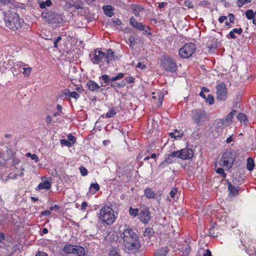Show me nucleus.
Listing matches in <instances>:
<instances>
[{"mask_svg":"<svg viewBox=\"0 0 256 256\" xmlns=\"http://www.w3.org/2000/svg\"><path fill=\"white\" fill-rule=\"evenodd\" d=\"M4 20L8 28L14 31L18 30L20 34H26L31 30L29 25L24 23L16 12H9L4 16Z\"/></svg>","mask_w":256,"mask_h":256,"instance_id":"f257e3e1","label":"nucleus"},{"mask_svg":"<svg viewBox=\"0 0 256 256\" xmlns=\"http://www.w3.org/2000/svg\"><path fill=\"white\" fill-rule=\"evenodd\" d=\"M120 236L122 238L124 244L128 250H137L140 248L138 236L130 226H125V228Z\"/></svg>","mask_w":256,"mask_h":256,"instance_id":"f03ea898","label":"nucleus"},{"mask_svg":"<svg viewBox=\"0 0 256 256\" xmlns=\"http://www.w3.org/2000/svg\"><path fill=\"white\" fill-rule=\"evenodd\" d=\"M118 214V212H114L111 206L105 204L100 208L98 218L102 224L111 225L116 221Z\"/></svg>","mask_w":256,"mask_h":256,"instance_id":"7ed1b4c3","label":"nucleus"},{"mask_svg":"<svg viewBox=\"0 0 256 256\" xmlns=\"http://www.w3.org/2000/svg\"><path fill=\"white\" fill-rule=\"evenodd\" d=\"M42 16L49 24H58L64 21L62 16L58 13L54 12L46 9L42 13Z\"/></svg>","mask_w":256,"mask_h":256,"instance_id":"20e7f679","label":"nucleus"},{"mask_svg":"<svg viewBox=\"0 0 256 256\" xmlns=\"http://www.w3.org/2000/svg\"><path fill=\"white\" fill-rule=\"evenodd\" d=\"M161 66L165 71L172 73L176 72L178 67L176 62L170 56L163 58Z\"/></svg>","mask_w":256,"mask_h":256,"instance_id":"39448f33","label":"nucleus"},{"mask_svg":"<svg viewBox=\"0 0 256 256\" xmlns=\"http://www.w3.org/2000/svg\"><path fill=\"white\" fill-rule=\"evenodd\" d=\"M195 44L192 42L186 43L179 50V54L184 58H188L190 57L196 51Z\"/></svg>","mask_w":256,"mask_h":256,"instance_id":"423d86ee","label":"nucleus"},{"mask_svg":"<svg viewBox=\"0 0 256 256\" xmlns=\"http://www.w3.org/2000/svg\"><path fill=\"white\" fill-rule=\"evenodd\" d=\"M124 77V74L122 72L118 74L116 76L110 77L108 75L104 74L100 76V80L102 79V82L100 83L101 86L105 87L110 86L111 87L114 81L122 79Z\"/></svg>","mask_w":256,"mask_h":256,"instance_id":"0eeeda50","label":"nucleus"},{"mask_svg":"<svg viewBox=\"0 0 256 256\" xmlns=\"http://www.w3.org/2000/svg\"><path fill=\"white\" fill-rule=\"evenodd\" d=\"M216 100L225 101L228 96V88L226 84L223 82L218 84L216 86Z\"/></svg>","mask_w":256,"mask_h":256,"instance_id":"6e6552de","label":"nucleus"},{"mask_svg":"<svg viewBox=\"0 0 256 256\" xmlns=\"http://www.w3.org/2000/svg\"><path fill=\"white\" fill-rule=\"evenodd\" d=\"M206 118V114L204 110L196 109L192 111V119L194 122L200 126Z\"/></svg>","mask_w":256,"mask_h":256,"instance_id":"1a4fd4ad","label":"nucleus"},{"mask_svg":"<svg viewBox=\"0 0 256 256\" xmlns=\"http://www.w3.org/2000/svg\"><path fill=\"white\" fill-rule=\"evenodd\" d=\"M138 217L142 223L148 224L151 220L150 212L148 208L145 206H140Z\"/></svg>","mask_w":256,"mask_h":256,"instance_id":"9d476101","label":"nucleus"},{"mask_svg":"<svg viewBox=\"0 0 256 256\" xmlns=\"http://www.w3.org/2000/svg\"><path fill=\"white\" fill-rule=\"evenodd\" d=\"M236 158V152L230 149L227 150L222 156L223 160H228V163L229 164L228 168H231Z\"/></svg>","mask_w":256,"mask_h":256,"instance_id":"9b49d317","label":"nucleus"},{"mask_svg":"<svg viewBox=\"0 0 256 256\" xmlns=\"http://www.w3.org/2000/svg\"><path fill=\"white\" fill-rule=\"evenodd\" d=\"M106 54L101 50H94V54H90V58L94 64H98L102 62Z\"/></svg>","mask_w":256,"mask_h":256,"instance_id":"f8f14e48","label":"nucleus"},{"mask_svg":"<svg viewBox=\"0 0 256 256\" xmlns=\"http://www.w3.org/2000/svg\"><path fill=\"white\" fill-rule=\"evenodd\" d=\"M100 86L98 85L95 81L93 80H88L86 82V87L88 90L90 92H102V88H100Z\"/></svg>","mask_w":256,"mask_h":256,"instance_id":"ddd939ff","label":"nucleus"},{"mask_svg":"<svg viewBox=\"0 0 256 256\" xmlns=\"http://www.w3.org/2000/svg\"><path fill=\"white\" fill-rule=\"evenodd\" d=\"M180 159L190 160L194 156V152L191 148H184L179 150Z\"/></svg>","mask_w":256,"mask_h":256,"instance_id":"4468645a","label":"nucleus"},{"mask_svg":"<svg viewBox=\"0 0 256 256\" xmlns=\"http://www.w3.org/2000/svg\"><path fill=\"white\" fill-rule=\"evenodd\" d=\"M26 64L22 62H17L14 64L12 67L11 68L12 72L14 75H18L20 73L22 72Z\"/></svg>","mask_w":256,"mask_h":256,"instance_id":"2eb2a0df","label":"nucleus"},{"mask_svg":"<svg viewBox=\"0 0 256 256\" xmlns=\"http://www.w3.org/2000/svg\"><path fill=\"white\" fill-rule=\"evenodd\" d=\"M130 24L134 28H136L140 30H144L145 26L140 22H138L133 16L130 20Z\"/></svg>","mask_w":256,"mask_h":256,"instance_id":"dca6fc26","label":"nucleus"},{"mask_svg":"<svg viewBox=\"0 0 256 256\" xmlns=\"http://www.w3.org/2000/svg\"><path fill=\"white\" fill-rule=\"evenodd\" d=\"M106 52L107 53L106 54L104 58H106L107 64H109L111 61L118 59V56H116L114 52L111 48H108Z\"/></svg>","mask_w":256,"mask_h":256,"instance_id":"f3484780","label":"nucleus"},{"mask_svg":"<svg viewBox=\"0 0 256 256\" xmlns=\"http://www.w3.org/2000/svg\"><path fill=\"white\" fill-rule=\"evenodd\" d=\"M228 184V196L230 197L238 195V192L237 188L233 186L230 182H229L228 180H226Z\"/></svg>","mask_w":256,"mask_h":256,"instance_id":"a211bd4d","label":"nucleus"},{"mask_svg":"<svg viewBox=\"0 0 256 256\" xmlns=\"http://www.w3.org/2000/svg\"><path fill=\"white\" fill-rule=\"evenodd\" d=\"M144 196L148 199H154L156 194L151 188H147L144 190Z\"/></svg>","mask_w":256,"mask_h":256,"instance_id":"6ab92c4d","label":"nucleus"},{"mask_svg":"<svg viewBox=\"0 0 256 256\" xmlns=\"http://www.w3.org/2000/svg\"><path fill=\"white\" fill-rule=\"evenodd\" d=\"M211 42L212 43L208 46L207 47L208 48V51L210 53H214L219 44L217 40L215 38H212Z\"/></svg>","mask_w":256,"mask_h":256,"instance_id":"aec40b11","label":"nucleus"},{"mask_svg":"<svg viewBox=\"0 0 256 256\" xmlns=\"http://www.w3.org/2000/svg\"><path fill=\"white\" fill-rule=\"evenodd\" d=\"M74 254L77 256H84L86 254L85 250L83 247L80 246L75 245V248L74 250Z\"/></svg>","mask_w":256,"mask_h":256,"instance_id":"412c9836","label":"nucleus"},{"mask_svg":"<svg viewBox=\"0 0 256 256\" xmlns=\"http://www.w3.org/2000/svg\"><path fill=\"white\" fill-rule=\"evenodd\" d=\"M51 183L48 180L40 182L36 190H49L51 188Z\"/></svg>","mask_w":256,"mask_h":256,"instance_id":"4be33fe9","label":"nucleus"},{"mask_svg":"<svg viewBox=\"0 0 256 256\" xmlns=\"http://www.w3.org/2000/svg\"><path fill=\"white\" fill-rule=\"evenodd\" d=\"M102 9L104 14L109 17H112L114 14L113 12L114 10L112 6L104 5Z\"/></svg>","mask_w":256,"mask_h":256,"instance_id":"5701e85b","label":"nucleus"},{"mask_svg":"<svg viewBox=\"0 0 256 256\" xmlns=\"http://www.w3.org/2000/svg\"><path fill=\"white\" fill-rule=\"evenodd\" d=\"M169 252V249L167 246H164L158 249L155 253L154 256H166Z\"/></svg>","mask_w":256,"mask_h":256,"instance_id":"b1692460","label":"nucleus"},{"mask_svg":"<svg viewBox=\"0 0 256 256\" xmlns=\"http://www.w3.org/2000/svg\"><path fill=\"white\" fill-rule=\"evenodd\" d=\"M132 11L136 16H140V12L144 10V8L138 4H132L130 6Z\"/></svg>","mask_w":256,"mask_h":256,"instance_id":"393cba45","label":"nucleus"},{"mask_svg":"<svg viewBox=\"0 0 256 256\" xmlns=\"http://www.w3.org/2000/svg\"><path fill=\"white\" fill-rule=\"evenodd\" d=\"M75 248V245L66 244L62 248V251L66 254H72Z\"/></svg>","mask_w":256,"mask_h":256,"instance_id":"a878e982","label":"nucleus"},{"mask_svg":"<svg viewBox=\"0 0 256 256\" xmlns=\"http://www.w3.org/2000/svg\"><path fill=\"white\" fill-rule=\"evenodd\" d=\"M100 190V186L98 183H92L89 187L90 194H94Z\"/></svg>","mask_w":256,"mask_h":256,"instance_id":"bb28decb","label":"nucleus"},{"mask_svg":"<svg viewBox=\"0 0 256 256\" xmlns=\"http://www.w3.org/2000/svg\"><path fill=\"white\" fill-rule=\"evenodd\" d=\"M191 250V248L190 246L187 245L185 246H182L181 248L180 252H182L181 256H188Z\"/></svg>","mask_w":256,"mask_h":256,"instance_id":"cd10ccee","label":"nucleus"},{"mask_svg":"<svg viewBox=\"0 0 256 256\" xmlns=\"http://www.w3.org/2000/svg\"><path fill=\"white\" fill-rule=\"evenodd\" d=\"M254 160L252 158L249 157L247 159L246 168L249 171H252L254 169Z\"/></svg>","mask_w":256,"mask_h":256,"instance_id":"c85d7f7f","label":"nucleus"},{"mask_svg":"<svg viewBox=\"0 0 256 256\" xmlns=\"http://www.w3.org/2000/svg\"><path fill=\"white\" fill-rule=\"evenodd\" d=\"M51 0H46L39 2L40 8L42 9H46V7H50L52 5Z\"/></svg>","mask_w":256,"mask_h":256,"instance_id":"c756f323","label":"nucleus"},{"mask_svg":"<svg viewBox=\"0 0 256 256\" xmlns=\"http://www.w3.org/2000/svg\"><path fill=\"white\" fill-rule=\"evenodd\" d=\"M126 85V82H125L124 80H122L120 82H116V81H114L112 84L111 88H120L124 87Z\"/></svg>","mask_w":256,"mask_h":256,"instance_id":"7c9ffc66","label":"nucleus"},{"mask_svg":"<svg viewBox=\"0 0 256 256\" xmlns=\"http://www.w3.org/2000/svg\"><path fill=\"white\" fill-rule=\"evenodd\" d=\"M154 230L152 228H148L144 232V236H148V238L150 239L152 236H154Z\"/></svg>","mask_w":256,"mask_h":256,"instance_id":"2f4dec72","label":"nucleus"},{"mask_svg":"<svg viewBox=\"0 0 256 256\" xmlns=\"http://www.w3.org/2000/svg\"><path fill=\"white\" fill-rule=\"evenodd\" d=\"M120 254V249L116 247H112L109 252V256H118Z\"/></svg>","mask_w":256,"mask_h":256,"instance_id":"473e14b6","label":"nucleus"},{"mask_svg":"<svg viewBox=\"0 0 256 256\" xmlns=\"http://www.w3.org/2000/svg\"><path fill=\"white\" fill-rule=\"evenodd\" d=\"M128 212L130 216L136 217L138 216L140 208H134L130 206L129 208Z\"/></svg>","mask_w":256,"mask_h":256,"instance_id":"72a5a7b5","label":"nucleus"},{"mask_svg":"<svg viewBox=\"0 0 256 256\" xmlns=\"http://www.w3.org/2000/svg\"><path fill=\"white\" fill-rule=\"evenodd\" d=\"M237 117L240 122L246 124V122H248L247 116L244 113L240 112Z\"/></svg>","mask_w":256,"mask_h":256,"instance_id":"f704fd0d","label":"nucleus"},{"mask_svg":"<svg viewBox=\"0 0 256 256\" xmlns=\"http://www.w3.org/2000/svg\"><path fill=\"white\" fill-rule=\"evenodd\" d=\"M116 114V112L114 108H112L106 114V118H113Z\"/></svg>","mask_w":256,"mask_h":256,"instance_id":"c9c22d12","label":"nucleus"},{"mask_svg":"<svg viewBox=\"0 0 256 256\" xmlns=\"http://www.w3.org/2000/svg\"><path fill=\"white\" fill-rule=\"evenodd\" d=\"M69 89H65L58 94V97L62 99H65L67 96H68Z\"/></svg>","mask_w":256,"mask_h":256,"instance_id":"e433bc0d","label":"nucleus"},{"mask_svg":"<svg viewBox=\"0 0 256 256\" xmlns=\"http://www.w3.org/2000/svg\"><path fill=\"white\" fill-rule=\"evenodd\" d=\"M32 68L28 64H26V66L24 67L22 73L24 76H28L31 73Z\"/></svg>","mask_w":256,"mask_h":256,"instance_id":"4c0bfd02","label":"nucleus"},{"mask_svg":"<svg viewBox=\"0 0 256 256\" xmlns=\"http://www.w3.org/2000/svg\"><path fill=\"white\" fill-rule=\"evenodd\" d=\"M246 16L248 19L252 20L254 17V13L252 10H248L246 12Z\"/></svg>","mask_w":256,"mask_h":256,"instance_id":"58836bf2","label":"nucleus"},{"mask_svg":"<svg viewBox=\"0 0 256 256\" xmlns=\"http://www.w3.org/2000/svg\"><path fill=\"white\" fill-rule=\"evenodd\" d=\"M60 143L62 146H66L68 148H70L72 146V143L66 139H61L60 140Z\"/></svg>","mask_w":256,"mask_h":256,"instance_id":"ea45409f","label":"nucleus"},{"mask_svg":"<svg viewBox=\"0 0 256 256\" xmlns=\"http://www.w3.org/2000/svg\"><path fill=\"white\" fill-rule=\"evenodd\" d=\"M205 100L206 102H208L210 105L212 104L214 101V98L211 94H208L207 98L206 97V99H205Z\"/></svg>","mask_w":256,"mask_h":256,"instance_id":"a19ab883","label":"nucleus"},{"mask_svg":"<svg viewBox=\"0 0 256 256\" xmlns=\"http://www.w3.org/2000/svg\"><path fill=\"white\" fill-rule=\"evenodd\" d=\"M236 110H232L227 116L226 120H228V122L230 121L232 122L234 115L236 114Z\"/></svg>","mask_w":256,"mask_h":256,"instance_id":"79ce46f5","label":"nucleus"},{"mask_svg":"<svg viewBox=\"0 0 256 256\" xmlns=\"http://www.w3.org/2000/svg\"><path fill=\"white\" fill-rule=\"evenodd\" d=\"M26 156L28 158H30L32 160H34L35 162L38 161V158L36 154H32L30 152H28Z\"/></svg>","mask_w":256,"mask_h":256,"instance_id":"37998d69","label":"nucleus"},{"mask_svg":"<svg viewBox=\"0 0 256 256\" xmlns=\"http://www.w3.org/2000/svg\"><path fill=\"white\" fill-rule=\"evenodd\" d=\"M171 158L172 157L169 154H165L164 160L167 164H170L173 162V160Z\"/></svg>","mask_w":256,"mask_h":256,"instance_id":"c03bdc74","label":"nucleus"},{"mask_svg":"<svg viewBox=\"0 0 256 256\" xmlns=\"http://www.w3.org/2000/svg\"><path fill=\"white\" fill-rule=\"evenodd\" d=\"M68 96L70 97L73 98L76 100H78L80 98V95L76 92H70L69 90Z\"/></svg>","mask_w":256,"mask_h":256,"instance_id":"a18cd8bd","label":"nucleus"},{"mask_svg":"<svg viewBox=\"0 0 256 256\" xmlns=\"http://www.w3.org/2000/svg\"><path fill=\"white\" fill-rule=\"evenodd\" d=\"M79 170H80V174L82 176H86L88 174V172L87 169L85 167L82 166H80L79 168Z\"/></svg>","mask_w":256,"mask_h":256,"instance_id":"49530a36","label":"nucleus"},{"mask_svg":"<svg viewBox=\"0 0 256 256\" xmlns=\"http://www.w3.org/2000/svg\"><path fill=\"white\" fill-rule=\"evenodd\" d=\"M216 172L218 174H220L224 178H226V174L224 172V169L222 168H218L216 170Z\"/></svg>","mask_w":256,"mask_h":256,"instance_id":"de8ad7c7","label":"nucleus"},{"mask_svg":"<svg viewBox=\"0 0 256 256\" xmlns=\"http://www.w3.org/2000/svg\"><path fill=\"white\" fill-rule=\"evenodd\" d=\"M164 95L162 94H160L158 96V107L162 105L163 98H164Z\"/></svg>","mask_w":256,"mask_h":256,"instance_id":"09e8293b","label":"nucleus"},{"mask_svg":"<svg viewBox=\"0 0 256 256\" xmlns=\"http://www.w3.org/2000/svg\"><path fill=\"white\" fill-rule=\"evenodd\" d=\"M169 154H170L172 158H180V152H179V150L174 151Z\"/></svg>","mask_w":256,"mask_h":256,"instance_id":"8fccbe9b","label":"nucleus"},{"mask_svg":"<svg viewBox=\"0 0 256 256\" xmlns=\"http://www.w3.org/2000/svg\"><path fill=\"white\" fill-rule=\"evenodd\" d=\"M67 140L69 142H70L72 143V145H74V143L76 142V137L72 135V134H69L68 136Z\"/></svg>","mask_w":256,"mask_h":256,"instance_id":"3c124183","label":"nucleus"},{"mask_svg":"<svg viewBox=\"0 0 256 256\" xmlns=\"http://www.w3.org/2000/svg\"><path fill=\"white\" fill-rule=\"evenodd\" d=\"M178 192V188H173L171 191L170 192V197L172 198H174L176 194Z\"/></svg>","mask_w":256,"mask_h":256,"instance_id":"603ef678","label":"nucleus"},{"mask_svg":"<svg viewBox=\"0 0 256 256\" xmlns=\"http://www.w3.org/2000/svg\"><path fill=\"white\" fill-rule=\"evenodd\" d=\"M227 16V18H228L229 22L230 23L234 24V22L235 17L233 14L230 13L228 14Z\"/></svg>","mask_w":256,"mask_h":256,"instance_id":"864d4df0","label":"nucleus"},{"mask_svg":"<svg viewBox=\"0 0 256 256\" xmlns=\"http://www.w3.org/2000/svg\"><path fill=\"white\" fill-rule=\"evenodd\" d=\"M128 42L130 44V48H133L134 46L135 45V42H134V38L133 36H130L128 38Z\"/></svg>","mask_w":256,"mask_h":256,"instance_id":"5fc2aeb1","label":"nucleus"},{"mask_svg":"<svg viewBox=\"0 0 256 256\" xmlns=\"http://www.w3.org/2000/svg\"><path fill=\"white\" fill-rule=\"evenodd\" d=\"M124 82H126L128 83H134L135 81V78L132 76H127L124 80Z\"/></svg>","mask_w":256,"mask_h":256,"instance_id":"6e6d98bb","label":"nucleus"},{"mask_svg":"<svg viewBox=\"0 0 256 256\" xmlns=\"http://www.w3.org/2000/svg\"><path fill=\"white\" fill-rule=\"evenodd\" d=\"M62 40V37L60 36H58L56 38L54 39V48H58V42H60Z\"/></svg>","mask_w":256,"mask_h":256,"instance_id":"4d7b16f0","label":"nucleus"},{"mask_svg":"<svg viewBox=\"0 0 256 256\" xmlns=\"http://www.w3.org/2000/svg\"><path fill=\"white\" fill-rule=\"evenodd\" d=\"M219 164L220 166H227L228 168L229 164L228 163V160H223L222 158L220 161Z\"/></svg>","mask_w":256,"mask_h":256,"instance_id":"13d9d810","label":"nucleus"},{"mask_svg":"<svg viewBox=\"0 0 256 256\" xmlns=\"http://www.w3.org/2000/svg\"><path fill=\"white\" fill-rule=\"evenodd\" d=\"M112 22L117 26H122V21L118 18H113Z\"/></svg>","mask_w":256,"mask_h":256,"instance_id":"bf43d9fd","label":"nucleus"},{"mask_svg":"<svg viewBox=\"0 0 256 256\" xmlns=\"http://www.w3.org/2000/svg\"><path fill=\"white\" fill-rule=\"evenodd\" d=\"M226 38H228L235 39L236 38V36L234 34V32L232 30L226 36Z\"/></svg>","mask_w":256,"mask_h":256,"instance_id":"052dcab7","label":"nucleus"},{"mask_svg":"<svg viewBox=\"0 0 256 256\" xmlns=\"http://www.w3.org/2000/svg\"><path fill=\"white\" fill-rule=\"evenodd\" d=\"M184 135V132L181 130H179L178 133L176 134V140L178 138H182Z\"/></svg>","mask_w":256,"mask_h":256,"instance_id":"680f3d73","label":"nucleus"},{"mask_svg":"<svg viewBox=\"0 0 256 256\" xmlns=\"http://www.w3.org/2000/svg\"><path fill=\"white\" fill-rule=\"evenodd\" d=\"M232 31L234 32V33H236L239 35L241 34L242 33V32H243V30L242 28H233L232 29Z\"/></svg>","mask_w":256,"mask_h":256,"instance_id":"e2e57ef3","label":"nucleus"},{"mask_svg":"<svg viewBox=\"0 0 256 256\" xmlns=\"http://www.w3.org/2000/svg\"><path fill=\"white\" fill-rule=\"evenodd\" d=\"M184 6L189 8H192L193 6L192 5V2L189 0H186L184 1Z\"/></svg>","mask_w":256,"mask_h":256,"instance_id":"0e129e2a","label":"nucleus"},{"mask_svg":"<svg viewBox=\"0 0 256 256\" xmlns=\"http://www.w3.org/2000/svg\"><path fill=\"white\" fill-rule=\"evenodd\" d=\"M167 164H166V162H165L164 160L158 166V168L162 170L164 168Z\"/></svg>","mask_w":256,"mask_h":256,"instance_id":"69168bd1","label":"nucleus"},{"mask_svg":"<svg viewBox=\"0 0 256 256\" xmlns=\"http://www.w3.org/2000/svg\"><path fill=\"white\" fill-rule=\"evenodd\" d=\"M35 256H48V254L44 252H38Z\"/></svg>","mask_w":256,"mask_h":256,"instance_id":"338daca9","label":"nucleus"},{"mask_svg":"<svg viewBox=\"0 0 256 256\" xmlns=\"http://www.w3.org/2000/svg\"><path fill=\"white\" fill-rule=\"evenodd\" d=\"M51 214L50 210H46L41 212V215L43 216H48Z\"/></svg>","mask_w":256,"mask_h":256,"instance_id":"774afa93","label":"nucleus"}]
</instances>
